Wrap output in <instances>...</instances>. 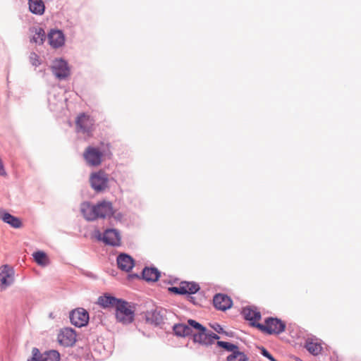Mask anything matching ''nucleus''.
I'll return each mask as SVG.
<instances>
[{"label": "nucleus", "instance_id": "1", "mask_svg": "<svg viewBox=\"0 0 361 361\" xmlns=\"http://www.w3.org/2000/svg\"><path fill=\"white\" fill-rule=\"evenodd\" d=\"M188 323L193 328V329L197 331V333L192 332V334L191 335L194 343H198L202 345L209 346L214 343V341L220 338L218 334L208 330L205 326L194 319H188Z\"/></svg>", "mask_w": 361, "mask_h": 361}, {"label": "nucleus", "instance_id": "2", "mask_svg": "<svg viewBox=\"0 0 361 361\" xmlns=\"http://www.w3.org/2000/svg\"><path fill=\"white\" fill-rule=\"evenodd\" d=\"M111 155V152L109 143L105 145L102 143L100 149L88 146L83 152V158L90 166H99L102 162L103 157H109Z\"/></svg>", "mask_w": 361, "mask_h": 361}, {"label": "nucleus", "instance_id": "3", "mask_svg": "<svg viewBox=\"0 0 361 361\" xmlns=\"http://www.w3.org/2000/svg\"><path fill=\"white\" fill-rule=\"evenodd\" d=\"M115 317L118 322L127 325L133 322L135 312L129 302L122 299L115 309Z\"/></svg>", "mask_w": 361, "mask_h": 361}, {"label": "nucleus", "instance_id": "4", "mask_svg": "<svg viewBox=\"0 0 361 361\" xmlns=\"http://www.w3.org/2000/svg\"><path fill=\"white\" fill-rule=\"evenodd\" d=\"M255 327L262 332L269 335L279 334L285 329V324L278 318L268 317L264 321V324H257Z\"/></svg>", "mask_w": 361, "mask_h": 361}, {"label": "nucleus", "instance_id": "5", "mask_svg": "<svg viewBox=\"0 0 361 361\" xmlns=\"http://www.w3.org/2000/svg\"><path fill=\"white\" fill-rule=\"evenodd\" d=\"M94 236L99 241H102L105 245L115 247L121 244L120 233L115 228H108L104 231L103 234L97 231Z\"/></svg>", "mask_w": 361, "mask_h": 361}, {"label": "nucleus", "instance_id": "6", "mask_svg": "<svg viewBox=\"0 0 361 361\" xmlns=\"http://www.w3.org/2000/svg\"><path fill=\"white\" fill-rule=\"evenodd\" d=\"M90 182L91 187L96 192H103L109 186L108 174L102 170L93 173L90 176Z\"/></svg>", "mask_w": 361, "mask_h": 361}, {"label": "nucleus", "instance_id": "7", "mask_svg": "<svg viewBox=\"0 0 361 361\" xmlns=\"http://www.w3.org/2000/svg\"><path fill=\"white\" fill-rule=\"evenodd\" d=\"M60 353L55 350L45 351L41 353L37 348H33L32 350V357L27 361H59Z\"/></svg>", "mask_w": 361, "mask_h": 361}, {"label": "nucleus", "instance_id": "8", "mask_svg": "<svg viewBox=\"0 0 361 361\" xmlns=\"http://www.w3.org/2000/svg\"><path fill=\"white\" fill-rule=\"evenodd\" d=\"M51 68L53 74L59 80H65L70 75L68 64L62 59L55 60Z\"/></svg>", "mask_w": 361, "mask_h": 361}, {"label": "nucleus", "instance_id": "9", "mask_svg": "<svg viewBox=\"0 0 361 361\" xmlns=\"http://www.w3.org/2000/svg\"><path fill=\"white\" fill-rule=\"evenodd\" d=\"M70 320L77 327L85 326L89 321V314L84 308H78L70 312Z\"/></svg>", "mask_w": 361, "mask_h": 361}, {"label": "nucleus", "instance_id": "10", "mask_svg": "<svg viewBox=\"0 0 361 361\" xmlns=\"http://www.w3.org/2000/svg\"><path fill=\"white\" fill-rule=\"evenodd\" d=\"M94 120L85 113L80 114L76 118L75 126L78 132L87 133L92 132Z\"/></svg>", "mask_w": 361, "mask_h": 361}, {"label": "nucleus", "instance_id": "11", "mask_svg": "<svg viewBox=\"0 0 361 361\" xmlns=\"http://www.w3.org/2000/svg\"><path fill=\"white\" fill-rule=\"evenodd\" d=\"M14 271L12 267L8 264L3 265L0 269V288L6 289L10 286L14 281Z\"/></svg>", "mask_w": 361, "mask_h": 361}, {"label": "nucleus", "instance_id": "12", "mask_svg": "<svg viewBox=\"0 0 361 361\" xmlns=\"http://www.w3.org/2000/svg\"><path fill=\"white\" fill-rule=\"evenodd\" d=\"M58 341L65 347L73 346L76 341V334L71 328H64L59 334Z\"/></svg>", "mask_w": 361, "mask_h": 361}, {"label": "nucleus", "instance_id": "13", "mask_svg": "<svg viewBox=\"0 0 361 361\" xmlns=\"http://www.w3.org/2000/svg\"><path fill=\"white\" fill-rule=\"evenodd\" d=\"M213 305L216 309L226 311L232 307L233 301L227 295L217 293L214 296Z\"/></svg>", "mask_w": 361, "mask_h": 361}, {"label": "nucleus", "instance_id": "14", "mask_svg": "<svg viewBox=\"0 0 361 361\" xmlns=\"http://www.w3.org/2000/svg\"><path fill=\"white\" fill-rule=\"evenodd\" d=\"M97 219L110 218L114 215L112 203L107 201L99 202L94 204Z\"/></svg>", "mask_w": 361, "mask_h": 361}, {"label": "nucleus", "instance_id": "15", "mask_svg": "<svg viewBox=\"0 0 361 361\" xmlns=\"http://www.w3.org/2000/svg\"><path fill=\"white\" fill-rule=\"evenodd\" d=\"M118 267L126 272H129L134 267L133 258L128 254L121 253L117 257Z\"/></svg>", "mask_w": 361, "mask_h": 361}, {"label": "nucleus", "instance_id": "16", "mask_svg": "<svg viewBox=\"0 0 361 361\" xmlns=\"http://www.w3.org/2000/svg\"><path fill=\"white\" fill-rule=\"evenodd\" d=\"M242 314L244 319L250 322V324L255 327L259 324L257 321L261 319V313L255 307H245L243 309Z\"/></svg>", "mask_w": 361, "mask_h": 361}, {"label": "nucleus", "instance_id": "17", "mask_svg": "<svg viewBox=\"0 0 361 361\" xmlns=\"http://www.w3.org/2000/svg\"><path fill=\"white\" fill-rule=\"evenodd\" d=\"M80 212L84 218L88 221H93L97 219L94 205H92L89 202H84L81 204Z\"/></svg>", "mask_w": 361, "mask_h": 361}, {"label": "nucleus", "instance_id": "18", "mask_svg": "<svg viewBox=\"0 0 361 361\" xmlns=\"http://www.w3.org/2000/svg\"><path fill=\"white\" fill-rule=\"evenodd\" d=\"M50 45L54 48H59L64 44L65 38L62 31L51 30L48 35Z\"/></svg>", "mask_w": 361, "mask_h": 361}, {"label": "nucleus", "instance_id": "19", "mask_svg": "<svg viewBox=\"0 0 361 361\" xmlns=\"http://www.w3.org/2000/svg\"><path fill=\"white\" fill-rule=\"evenodd\" d=\"M122 299H118L109 294H104L98 298V304L104 308L114 307L118 305Z\"/></svg>", "mask_w": 361, "mask_h": 361}, {"label": "nucleus", "instance_id": "20", "mask_svg": "<svg viewBox=\"0 0 361 361\" xmlns=\"http://www.w3.org/2000/svg\"><path fill=\"white\" fill-rule=\"evenodd\" d=\"M161 276L156 267H145L142 271V279L147 282H156Z\"/></svg>", "mask_w": 361, "mask_h": 361}, {"label": "nucleus", "instance_id": "21", "mask_svg": "<svg viewBox=\"0 0 361 361\" xmlns=\"http://www.w3.org/2000/svg\"><path fill=\"white\" fill-rule=\"evenodd\" d=\"M193 328L188 324V325L183 323L175 324L173 326V334L178 337H188L192 334Z\"/></svg>", "mask_w": 361, "mask_h": 361}, {"label": "nucleus", "instance_id": "22", "mask_svg": "<svg viewBox=\"0 0 361 361\" xmlns=\"http://www.w3.org/2000/svg\"><path fill=\"white\" fill-rule=\"evenodd\" d=\"M29 9L31 13L36 15H42L44 12V4L42 0H29Z\"/></svg>", "mask_w": 361, "mask_h": 361}, {"label": "nucleus", "instance_id": "23", "mask_svg": "<svg viewBox=\"0 0 361 361\" xmlns=\"http://www.w3.org/2000/svg\"><path fill=\"white\" fill-rule=\"evenodd\" d=\"M2 220L4 222L9 224L14 228H19L23 226V224L18 217L14 216L6 212L3 215Z\"/></svg>", "mask_w": 361, "mask_h": 361}, {"label": "nucleus", "instance_id": "24", "mask_svg": "<svg viewBox=\"0 0 361 361\" xmlns=\"http://www.w3.org/2000/svg\"><path fill=\"white\" fill-rule=\"evenodd\" d=\"M146 320L147 322L154 325H159L164 322L162 315L160 314V312L157 310L147 312L146 314Z\"/></svg>", "mask_w": 361, "mask_h": 361}, {"label": "nucleus", "instance_id": "25", "mask_svg": "<svg viewBox=\"0 0 361 361\" xmlns=\"http://www.w3.org/2000/svg\"><path fill=\"white\" fill-rule=\"evenodd\" d=\"M305 348L313 355H318L322 351L321 343L314 341L312 339H308L306 341Z\"/></svg>", "mask_w": 361, "mask_h": 361}, {"label": "nucleus", "instance_id": "26", "mask_svg": "<svg viewBox=\"0 0 361 361\" xmlns=\"http://www.w3.org/2000/svg\"><path fill=\"white\" fill-rule=\"evenodd\" d=\"M35 35L30 39L31 42L42 44L46 38L45 32L42 27H34Z\"/></svg>", "mask_w": 361, "mask_h": 361}, {"label": "nucleus", "instance_id": "27", "mask_svg": "<svg viewBox=\"0 0 361 361\" xmlns=\"http://www.w3.org/2000/svg\"><path fill=\"white\" fill-rule=\"evenodd\" d=\"M180 284L187 291L186 294L188 295L195 294L200 289L199 284L195 282L182 281Z\"/></svg>", "mask_w": 361, "mask_h": 361}, {"label": "nucleus", "instance_id": "28", "mask_svg": "<svg viewBox=\"0 0 361 361\" xmlns=\"http://www.w3.org/2000/svg\"><path fill=\"white\" fill-rule=\"evenodd\" d=\"M216 345L231 353L239 351V347L237 345L229 342L217 340Z\"/></svg>", "mask_w": 361, "mask_h": 361}, {"label": "nucleus", "instance_id": "29", "mask_svg": "<svg viewBox=\"0 0 361 361\" xmlns=\"http://www.w3.org/2000/svg\"><path fill=\"white\" fill-rule=\"evenodd\" d=\"M249 357L242 351L231 353L226 357V361H249Z\"/></svg>", "mask_w": 361, "mask_h": 361}, {"label": "nucleus", "instance_id": "30", "mask_svg": "<svg viewBox=\"0 0 361 361\" xmlns=\"http://www.w3.org/2000/svg\"><path fill=\"white\" fill-rule=\"evenodd\" d=\"M35 261L42 266L47 264V256L43 251H37L32 254Z\"/></svg>", "mask_w": 361, "mask_h": 361}, {"label": "nucleus", "instance_id": "31", "mask_svg": "<svg viewBox=\"0 0 361 361\" xmlns=\"http://www.w3.org/2000/svg\"><path fill=\"white\" fill-rule=\"evenodd\" d=\"M29 61L30 63L35 67H37L41 64L39 56L35 52H32L30 54Z\"/></svg>", "mask_w": 361, "mask_h": 361}, {"label": "nucleus", "instance_id": "32", "mask_svg": "<svg viewBox=\"0 0 361 361\" xmlns=\"http://www.w3.org/2000/svg\"><path fill=\"white\" fill-rule=\"evenodd\" d=\"M169 290L173 293L177 294V295H186V290L185 289L181 286V284L180 283V286L178 287L173 286L169 288Z\"/></svg>", "mask_w": 361, "mask_h": 361}, {"label": "nucleus", "instance_id": "33", "mask_svg": "<svg viewBox=\"0 0 361 361\" xmlns=\"http://www.w3.org/2000/svg\"><path fill=\"white\" fill-rule=\"evenodd\" d=\"M259 349L260 350V353L270 361H277L264 347L262 346Z\"/></svg>", "mask_w": 361, "mask_h": 361}, {"label": "nucleus", "instance_id": "34", "mask_svg": "<svg viewBox=\"0 0 361 361\" xmlns=\"http://www.w3.org/2000/svg\"><path fill=\"white\" fill-rule=\"evenodd\" d=\"M209 325L218 334H222V333H224V329L219 323L210 324Z\"/></svg>", "mask_w": 361, "mask_h": 361}, {"label": "nucleus", "instance_id": "35", "mask_svg": "<svg viewBox=\"0 0 361 361\" xmlns=\"http://www.w3.org/2000/svg\"><path fill=\"white\" fill-rule=\"evenodd\" d=\"M0 176H6V170H5L4 166L3 161H2L1 158H0Z\"/></svg>", "mask_w": 361, "mask_h": 361}, {"label": "nucleus", "instance_id": "36", "mask_svg": "<svg viewBox=\"0 0 361 361\" xmlns=\"http://www.w3.org/2000/svg\"><path fill=\"white\" fill-rule=\"evenodd\" d=\"M188 301L191 302L194 305H197L198 303L195 301V298L192 295H189L188 297Z\"/></svg>", "mask_w": 361, "mask_h": 361}, {"label": "nucleus", "instance_id": "37", "mask_svg": "<svg viewBox=\"0 0 361 361\" xmlns=\"http://www.w3.org/2000/svg\"><path fill=\"white\" fill-rule=\"evenodd\" d=\"M6 211L1 208H0V219H2L3 215L5 214Z\"/></svg>", "mask_w": 361, "mask_h": 361}, {"label": "nucleus", "instance_id": "38", "mask_svg": "<svg viewBox=\"0 0 361 361\" xmlns=\"http://www.w3.org/2000/svg\"><path fill=\"white\" fill-rule=\"evenodd\" d=\"M222 334H225L227 336H231L232 333L224 331V333H222Z\"/></svg>", "mask_w": 361, "mask_h": 361}, {"label": "nucleus", "instance_id": "39", "mask_svg": "<svg viewBox=\"0 0 361 361\" xmlns=\"http://www.w3.org/2000/svg\"><path fill=\"white\" fill-rule=\"evenodd\" d=\"M295 360H296L297 361H301L300 358H295Z\"/></svg>", "mask_w": 361, "mask_h": 361}]
</instances>
